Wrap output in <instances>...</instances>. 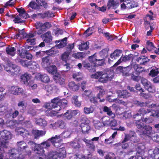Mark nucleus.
I'll return each mask as SVG.
<instances>
[{
    "instance_id": "f257e3e1",
    "label": "nucleus",
    "mask_w": 159,
    "mask_h": 159,
    "mask_svg": "<svg viewBox=\"0 0 159 159\" xmlns=\"http://www.w3.org/2000/svg\"><path fill=\"white\" fill-rule=\"evenodd\" d=\"M88 59V61L85 60L82 62V65L81 63L78 64L77 66L79 69L81 68L83 65L89 72H94L96 71L95 67L102 66L105 64V59L104 57H98L96 53L89 56Z\"/></svg>"
},
{
    "instance_id": "f03ea898",
    "label": "nucleus",
    "mask_w": 159,
    "mask_h": 159,
    "mask_svg": "<svg viewBox=\"0 0 159 159\" xmlns=\"http://www.w3.org/2000/svg\"><path fill=\"white\" fill-rule=\"evenodd\" d=\"M91 77L93 79H98V81L102 83H107L109 81H111L114 77L113 75H110L104 72L98 71L91 75Z\"/></svg>"
},
{
    "instance_id": "7ed1b4c3",
    "label": "nucleus",
    "mask_w": 159,
    "mask_h": 159,
    "mask_svg": "<svg viewBox=\"0 0 159 159\" xmlns=\"http://www.w3.org/2000/svg\"><path fill=\"white\" fill-rule=\"evenodd\" d=\"M31 76L30 75L26 73L21 75L20 76L21 82L23 83L29 88L31 87L32 89H35L37 87V85L34 84L33 80H31Z\"/></svg>"
},
{
    "instance_id": "20e7f679",
    "label": "nucleus",
    "mask_w": 159,
    "mask_h": 159,
    "mask_svg": "<svg viewBox=\"0 0 159 159\" xmlns=\"http://www.w3.org/2000/svg\"><path fill=\"white\" fill-rule=\"evenodd\" d=\"M62 110L63 113H62L61 116H63V118L65 120H71L73 118H74L79 112V111L77 110H71L70 109L66 110L63 108Z\"/></svg>"
},
{
    "instance_id": "39448f33",
    "label": "nucleus",
    "mask_w": 159,
    "mask_h": 159,
    "mask_svg": "<svg viewBox=\"0 0 159 159\" xmlns=\"http://www.w3.org/2000/svg\"><path fill=\"white\" fill-rule=\"evenodd\" d=\"M133 68V65L130 64L128 66L125 67L119 66L117 67L116 70L122 73L123 76L127 77L130 75L132 73L131 71L132 69Z\"/></svg>"
},
{
    "instance_id": "423d86ee",
    "label": "nucleus",
    "mask_w": 159,
    "mask_h": 159,
    "mask_svg": "<svg viewBox=\"0 0 159 159\" xmlns=\"http://www.w3.org/2000/svg\"><path fill=\"white\" fill-rule=\"evenodd\" d=\"M10 134L11 133L6 130H4L2 131H0V135L1 136L0 141L2 145L4 147L7 143L8 140L11 137Z\"/></svg>"
},
{
    "instance_id": "0eeeda50",
    "label": "nucleus",
    "mask_w": 159,
    "mask_h": 159,
    "mask_svg": "<svg viewBox=\"0 0 159 159\" xmlns=\"http://www.w3.org/2000/svg\"><path fill=\"white\" fill-rule=\"evenodd\" d=\"M135 56L132 54H129L124 57L121 56L120 59L114 65V66H117L120 64L122 61L126 62L131 60L133 61L135 58Z\"/></svg>"
},
{
    "instance_id": "6e6552de",
    "label": "nucleus",
    "mask_w": 159,
    "mask_h": 159,
    "mask_svg": "<svg viewBox=\"0 0 159 159\" xmlns=\"http://www.w3.org/2000/svg\"><path fill=\"white\" fill-rule=\"evenodd\" d=\"M28 144L31 147L32 149L37 154L44 151L43 148L39 144H38L33 141H29Z\"/></svg>"
},
{
    "instance_id": "1a4fd4ad",
    "label": "nucleus",
    "mask_w": 159,
    "mask_h": 159,
    "mask_svg": "<svg viewBox=\"0 0 159 159\" xmlns=\"http://www.w3.org/2000/svg\"><path fill=\"white\" fill-rule=\"evenodd\" d=\"M45 53L53 57L56 54V52L53 51L52 49L46 51H39L36 53V54L37 57H43Z\"/></svg>"
},
{
    "instance_id": "9d476101",
    "label": "nucleus",
    "mask_w": 159,
    "mask_h": 159,
    "mask_svg": "<svg viewBox=\"0 0 159 159\" xmlns=\"http://www.w3.org/2000/svg\"><path fill=\"white\" fill-rule=\"evenodd\" d=\"M60 100L58 97L54 98L51 100V103H48L46 104L45 107L48 109H52V108H55L57 105H58V102H60Z\"/></svg>"
},
{
    "instance_id": "9b49d317",
    "label": "nucleus",
    "mask_w": 159,
    "mask_h": 159,
    "mask_svg": "<svg viewBox=\"0 0 159 159\" xmlns=\"http://www.w3.org/2000/svg\"><path fill=\"white\" fill-rule=\"evenodd\" d=\"M53 78L56 83L60 85L65 84V80L58 73L54 75Z\"/></svg>"
},
{
    "instance_id": "f8f14e48",
    "label": "nucleus",
    "mask_w": 159,
    "mask_h": 159,
    "mask_svg": "<svg viewBox=\"0 0 159 159\" xmlns=\"http://www.w3.org/2000/svg\"><path fill=\"white\" fill-rule=\"evenodd\" d=\"M141 131L143 135L150 137L152 134V128L149 125H145Z\"/></svg>"
},
{
    "instance_id": "ddd939ff",
    "label": "nucleus",
    "mask_w": 159,
    "mask_h": 159,
    "mask_svg": "<svg viewBox=\"0 0 159 159\" xmlns=\"http://www.w3.org/2000/svg\"><path fill=\"white\" fill-rule=\"evenodd\" d=\"M41 37L43 39H44V41L47 43H50L53 39V37L51 35V32L50 31H48L42 34Z\"/></svg>"
},
{
    "instance_id": "4468645a",
    "label": "nucleus",
    "mask_w": 159,
    "mask_h": 159,
    "mask_svg": "<svg viewBox=\"0 0 159 159\" xmlns=\"http://www.w3.org/2000/svg\"><path fill=\"white\" fill-rule=\"evenodd\" d=\"M11 92L12 93L15 95L23 94L24 93L23 90L22 88L16 86H12L11 89Z\"/></svg>"
},
{
    "instance_id": "2eb2a0df",
    "label": "nucleus",
    "mask_w": 159,
    "mask_h": 159,
    "mask_svg": "<svg viewBox=\"0 0 159 159\" xmlns=\"http://www.w3.org/2000/svg\"><path fill=\"white\" fill-rule=\"evenodd\" d=\"M45 89L49 94H52L57 91V87L53 84H47L45 86Z\"/></svg>"
},
{
    "instance_id": "dca6fc26",
    "label": "nucleus",
    "mask_w": 159,
    "mask_h": 159,
    "mask_svg": "<svg viewBox=\"0 0 159 159\" xmlns=\"http://www.w3.org/2000/svg\"><path fill=\"white\" fill-rule=\"evenodd\" d=\"M46 131L38 130H33L32 131V134L34 136L35 139H38L40 136H42L45 134Z\"/></svg>"
},
{
    "instance_id": "f3484780",
    "label": "nucleus",
    "mask_w": 159,
    "mask_h": 159,
    "mask_svg": "<svg viewBox=\"0 0 159 159\" xmlns=\"http://www.w3.org/2000/svg\"><path fill=\"white\" fill-rule=\"evenodd\" d=\"M118 96L120 98H126L131 96V93L127 90H119L118 92Z\"/></svg>"
},
{
    "instance_id": "a211bd4d",
    "label": "nucleus",
    "mask_w": 159,
    "mask_h": 159,
    "mask_svg": "<svg viewBox=\"0 0 159 159\" xmlns=\"http://www.w3.org/2000/svg\"><path fill=\"white\" fill-rule=\"evenodd\" d=\"M47 71L49 73L54 75L58 73L57 68L55 65L48 66L45 68Z\"/></svg>"
},
{
    "instance_id": "6ab92c4d",
    "label": "nucleus",
    "mask_w": 159,
    "mask_h": 159,
    "mask_svg": "<svg viewBox=\"0 0 159 159\" xmlns=\"http://www.w3.org/2000/svg\"><path fill=\"white\" fill-rule=\"evenodd\" d=\"M83 141L85 143L86 146L89 149L90 151H94L95 146L93 142L90 140H88L84 138Z\"/></svg>"
},
{
    "instance_id": "aec40b11",
    "label": "nucleus",
    "mask_w": 159,
    "mask_h": 159,
    "mask_svg": "<svg viewBox=\"0 0 159 159\" xmlns=\"http://www.w3.org/2000/svg\"><path fill=\"white\" fill-rule=\"evenodd\" d=\"M103 111L107 113V114L111 116V118L114 119L115 118L116 116L114 113L111 111V107H108L106 106H104L103 109Z\"/></svg>"
},
{
    "instance_id": "412c9836",
    "label": "nucleus",
    "mask_w": 159,
    "mask_h": 159,
    "mask_svg": "<svg viewBox=\"0 0 159 159\" xmlns=\"http://www.w3.org/2000/svg\"><path fill=\"white\" fill-rule=\"evenodd\" d=\"M51 63L50 57L47 56L42 58V65L44 68L47 67Z\"/></svg>"
},
{
    "instance_id": "4be33fe9",
    "label": "nucleus",
    "mask_w": 159,
    "mask_h": 159,
    "mask_svg": "<svg viewBox=\"0 0 159 159\" xmlns=\"http://www.w3.org/2000/svg\"><path fill=\"white\" fill-rule=\"evenodd\" d=\"M39 80L43 83H48L50 82L49 76L47 74H40L39 76Z\"/></svg>"
},
{
    "instance_id": "5701e85b",
    "label": "nucleus",
    "mask_w": 159,
    "mask_h": 159,
    "mask_svg": "<svg viewBox=\"0 0 159 159\" xmlns=\"http://www.w3.org/2000/svg\"><path fill=\"white\" fill-rule=\"evenodd\" d=\"M16 49L14 47L8 46L6 48V51L7 54L12 57L15 55L16 52Z\"/></svg>"
},
{
    "instance_id": "b1692460",
    "label": "nucleus",
    "mask_w": 159,
    "mask_h": 159,
    "mask_svg": "<svg viewBox=\"0 0 159 159\" xmlns=\"http://www.w3.org/2000/svg\"><path fill=\"white\" fill-rule=\"evenodd\" d=\"M122 52L121 50L116 49L110 55V57L113 59H117Z\"/></svg>"
},
{
    "instance_id": "393cba45",
    "label": "nucleus",
    "mask_w": 159,
    "mask_h": 159,
    "mask_svg": "<svg viewBox=\"0 0 159 159\" xmlns=\"http://www.w3.org/2000/svg\"><path fill=\"white\" fill-rule=\"evenodd\" d=\"M83 91L82 96L85 98H89L92 96L93 92L91 90L87 89Z\"/></svg>"
},
{
    "instance_id": "a878e982",
    "label": "nucleus",
    "mask_w": 159,
    "mask_h": 159,
    "mask_svg": "<svg viewBox=\"0 0 159 159\" xmlns=\"http://www.w3.org/2000/svg\"><path fill=\"white\" fill-rule=\"evenodd\" d=\"M68 85L69 89L74 91H77L79 89V85L76 84L74 81H71L69 83Z\"/></svg>"
},
{
    "instance_id": "bb28decb",
    "label": "nucleus",
    "mask_w": 159,
    "mask_h": 159,
    "mask_svg": "<svg viewBox=\"0 0 159 159\" xmlns=\"http://www.w3.org/2000/svg\"><path fill=\"white\" fill-rule=\"evenodd\" d=\"M118 5V4L114 0H109L107 3V9L109 10L111 7H112L113 9H116Z\"/></svg>"
},
{
    "instance_id": "cd10ccee",
    "label": "nucleus",
    "mask_w": 159,
    "mask_h": 159,
    "mask_svg": "<svg viewBox=\"0 0 159 159\" xmlns=\"http://www.w3.org/2000/svg\"><path fill=\"white\" fill-rule=\"evenodd\" d=\"M57 153L58 157L60 158L63 159L66 157V152L64 147L60 148Z\"/></svg>"
},
{
    "instance_id": "c85d7f7f",
    "label": "nucleus",
    "mask_w": 159,
    "mask_h": 159,
    "mask_svg": "<svg viewBox=\"0 0 159 159\" xmlns=\"http://www.w3.org/2000/svg\"><path fill=\"white\" fill-rule=\"evenodd\" d=\"M139 75L135 72H132L130 75L131 79L135 82H139L141 77Z\"/></svg>"
},
{
    "instance_id": "c756f323",
    "label": "nucleus",
    "mask_w": 159,
    "mask_h": 159,
    "mask_svg": "<svg viewBox=\"0 0 159 159\" xmlns=\"http://www.w3.org/2000/svg\"><path fill=\"white\" fill-rule=\"evenodd\" d=\"M143 121V120H138L135 122V125L136 127L140 131H141L144 127L145 125Z\"/></svg>"
},
{
    "instance_id": "7c9ffc66",
    "label": "nucleus",
    "mask_w": 159,
    "mask_h": 159,
    "mask_svg": "<svg viewBox=\"0 0 159 159\" xmlns=\"http://www.w3.org/2000/svg\"><path fill=\"white\" fill-rule=\"evenodd\" d=\"M139 111L141 115L144 117V115L148 114V113H150L153 110L152 109H147L146 110L145 108H141Z\"/></svg>"
},
{
    "instance_id": "2f4dec72",
    "label": "nucleus",
    "mask_w": 159,
    "mask_h": 159,
    "mask_svg": "<svg viewBox=\"0 0 159 159\" xmlns=\"http://www.w3.org/2000/svg\"><path fill=\"white\" fill-rule=\"evenodd\" d=\"M133 67L134 69L135 72L139 75L140 74L144 71V68L142 67L140 65L138 64H135L133 65Z\"/></svg>"
},
{
    "instance_id": "473e14b6",
    "label": "nucleus",
    "mask_w": 159,
    "mask_h": 159,
    "mask_svg": "<svg viewBox=\"0 0 159 159\" xmlns=\"http://www.w3.org/2000/svg\"><path fill=\"white\" fill-rule=\"evenodd\" d=\"M58 157L57 151L50 152L47 156L48 159H57Z\"/></svg>"
},
{
    "instance_id": "72a5a7b5",
    "label": "nucleus",
    "mask_w": 159,
    "mask_h": 159,
    "mask_svg": "<svg viewBox=\"0 0 159 159\" xmlns=\"http://www.w3.org/2000/svg\"><path fill=\"white\" fill-rule=\"evenodd\" d=\"M18 55L20 57L22 58H24L25 57L26 53L28 52V50H27L25 48H20L18 50Z\"/></svg>"
},
{
    "instance_id": "f704fd0d",
    "label": "nucleus",
    "mask_w": 159,
    "mask_h": 159,
    "mask_svg": "<svg viewBox=\"0 0 159 159\" xmlns=\"http://www.w3.org/2000/svg\"><path fill=\"white\" fill-rule=\"evenodd\" d=\"M89 43L88 41L83 42L79 45V49L80 51L87 50L89 48Z\"/></svg>"
},
{
    "instance_id": "c9c22d12",
    "label": "nucleus",
    "mask_w": 159,
    "mask_h": 159,
    "mask_svg": "<svg viewBox=\"0 0 159 159\" xmlns=\"http://www.w3.org/2000/svg\"><path fill=\"white\" fill-rule=\"evenodd\" d=\"M37 4L39 6V9H41V7H43L46 9L48 7V4L45 0H36Z\"/></svg>"
},
{
    "instance_id": "e433bc0d",
    "label": "nucleus",
    "mask_w": 159,
    "mask_h": 159,
    "mask_svg": "<svg viewBox=\"0 0 159 159\" xmlns=\"http://www.w3.org/2000/svg\"><path fill=\"white\" fill-rule=\"evenodd\" d=\"M81 129L82 132L83 134L86 133H88V132L90 129V127L88 124H81Z\"/></svg>"
},
{
    "instance_id": "4c0bfd02",
    "label": "nucleus",
    "mask_w": 159,
    "mask_h": 159,
    "mask_svg": "<svg viewBox=\"0 0 159 159\" xmlns=\"http://www.w3.org/2000/svg\"><path fill=\"white\" fill-rule=\"evenodd\" d=\"M36 123L37 125L43 127L46 126L47 124V122L44 119L41 118L36 120Z\"/></svg>"
},
{
    "instance_id": "58836bf2",
    "label": "nucleus",
    "mask_w": 159,
    "mask_h": 159,
    "mask_svg": "<svg viewBox=\"0 0 159 159\" xmlns=\"http://www.w3.org/2000/svg\"><path fill=\"white\" fill-rule=\"evenodd\" d=\"M152 115V112L150 114V115H149L148 116L141 117V119L143 120V121L145 123L152 122L153 120Z\"/></svg>"
},
{
    "instance_id": "ea45409f",
    "label": "nucleus",
    "mask_w": 159,
    "mask_h": 159,
    "mask_svg": "<svg viewBox=\"0 0 159 159\" xmlns=\"http://www.w3.org/2000/svg\"><path fill=\"white\" fill-rule=\"evenodd\" d=\"M105 93V92L104 89L102 90L101 91H99V93L97 95V98L100 99L99 101L100 102H104L105 100V99L104 98H102V99L101 98L103 97Z\"/></svg>"
},
{
    "instance_id": "a19ab883",
    "label": "nucleus",
    "mask_w": 159,
    "mask_h": 159,
    "mask_svg": "<svg viewBox=\"0 0 159 159\" xmlns=\"http://www.w3.org/2000/svg\"><path fill=\"white\" fill-rule=\"evenodd\" d=\"M145 88L150 93H154L156 91L155 87L150 82Z\"/></svg>"
},
{
    "instance_id": "79ce46f5",
    "label": "nucleus",
    "mask_w": 159,
    "mask_h": 159,
    "mask_svg": "<svg viewBox=\"0 0 159 159\" xmlns=\"http://www.w3.org/2000/svg\"><path fill=\"white\" fill-rule=\"evenodd\" d=\"M104 35L107 38V40L110 41H112L114 39H117V36L110 34V33L109 32L104 33Z\"/></svg>"
},
{
    "instance_id": "37998d69",
    "label": "nucleus",
    "mask_w": 159,
    "mask_h": 159,
    "mask_svg": "<svg viewBox=\"0 0 159 159\" xmlns=\"http://www.w3.org/2000/svg\"><path fill=\"white\" fill-rule=\"evenodd\" d=\"M17 145L18 147V149L20 151L24 148H25V146H27L26 143L24 141L17 142Z\"/></svg>"
},
{
    "instance_id": "c03bdc74",
    "label": "nucleus",
    "mask_w": 159,
    "mask_h": 159,
    "mask_svg": "<svg viewBox=\"0 0 159 159\" xmlns=\"http://www.w3.org/2000/svg\"><path fill=\"white\" fill-rule=\"evenodd\" d=\"M142 60L141 62H140V64L144 65L146 63L149 61V59L147 57H145V56H140L138 58L136 61L137 62H139L140 60Z\"/></svg>"
},
{
    "instance_id": "a18cd8bd",
    "label": "nucleus",
    "mask_w": 159,
    "mask_h": 159,
    "mask_svg": "<svg viewBox=\"0 0 159 159\" xmlns=\"http://www.w3.org/2000/svg\"><path fill=\"white\" fill-rule=\"evenodd\" d=\"M60 135H56L54 137H52L51 138L48 139V141H49L52 144L58 142L59 141V139H60Z\"/></svg>"
},
{
    "instance_id": "49530a36",
    "label": "nucleus",
    "mask_w": 159,
    "mask_h": 159,
    "mask_svg": "<svg viewBox=\"0 0 159 159\" xmlns=\"http://www.w3.org/2000/svg\"><path fill=\"white\" fill-rule=\"evenodd\" d=\"M18 106L19 107L18 108L20 109V111L21 112L24 113L25 111V108L24 107L25 106V102L23 101H21L18 102Z\"/></svg>"
},
{
    "instance_id": "de8ad7c7",
    "label": "nucleus",
    "mask_w": 159,
    "mask_h": 159,
    "mask_svg": "<svg viewBox=\"0 0 159 159\" xmlns=\"http://www.w3.org/2000/svg\"><path fill=\"white\" fill-rule=\"evenodd\" d=\"M28 6L34 10L39 9V6L38 5L37 3L34 1H31L30 2Z\"/></svg>"
},
{
    "instance_id": "09e8293b",
    "label": "nucleus",
    "mask_w": 159,
    "mask_h": 159,
    "mask_svg": "<svg viewBox=\"0 0 159 159\" xmlns=\"http://www.w3.org/2000/svg\"><path fill=\"white\" fill-rule=\"evenodd\" d=\"M70 145L71 147L75 150H78L81 147L80 144L77 141L72 142Z\"/></svg>"
},
{
    "instance_id": "8fccbe9b",
    "label": "nucleus",
    "mask_w": 159,
    "mask_h": 159,
    "mask_svg": "<svg viewBox=\"0 0 159 159\" xmlns=\"http://www.w3.org/2000/svg\"><path fill=\"white\" fill-rule=\"evenodd\" d=\"M68 104V101L65 98L60 99V102H58V105L60 106L63 109H65Z\"/></svg>"
},
{
    "instance_id": "3c124183",
    "label": "nucleus",
    "mask_w": 159,
    "mask_h": 159,
    "mask_svg": "<svg viewBox=\"0 0 159 159\" xmlns=\"http://www.w3.org/2000/svg\"><path fill=\"white\" fill-rule=\"evenodd\" d=\"M101 120L103 125L104 126H108L110 125V121L108 117H103L102 118Z\"/></svg>"
},
{
    "instance_id": "603ef678",
    "label": "nucleus",
    "mask_w": 159,
    "mask_h": 159,
    "mask_svg": "<svg viewBox=\"0 0 159 159\" xmlns=\"http://www.w3.org/2000/svg\"><path fill=\"white\" fill-rule=\"evenodd\" d=\"M146 49L149 51H151L154 48H156L153 43L149 41H148L146 43Z\"/></svg>"
},
{
    "instance_id": "864d4df0",
    "label": "nucleus",
    "mask_w": 159,
    "mask_h": 159,
    "mask_svg": "<svg viewBox=\"0 0 159 159\" xmlns=\"http://www.w3.org/2000/svg\"><path fill=\"white\" fill-rule=\"evenodd\" d=\"M80 121L81 122V124H88L89 122V120L87 117L86 116L84 115H83L81 116L80 119Z\"/></svg>"
},
{
    "instance_id": "5fc2aeb1",
    "label": "nucleus",
    "mask_w": 159,
    "mask_h": 159,
    "mask_svg": "<svg viewBox=\"0 0 159 159\" xmlns=\"http://www.w3.org/2000/svg\"><path fill=\"white\" fill-rule=\"evenodd\" d=\"M94 109L91 106H90L89 107H85L84 109V112L85 114L92 113Z\"/></svg>"
},
{
    "instance_id": "6e6d98bb",
    "label": "nucleus",
    "mask_w": 159,
    "mask_h": 159,
    "mask_svg": "<svg viewBox=\"0 0 159 159\" xmlns=\"http://www.w3.org/2000/svg\"><path fill=\"white\" fill-rule=\"evenodd\" d=\"M158 69H157L156 67L153 68L150 72L149 75L151 76L152 77H154L157 75L159 73Z\"/></svg>"
},
{
    "instance_id": "4d7b16f0",
    "label": "nucleus",
    "mask_w": 159,
    "mask_h": 159,
    "mask_svg": "<svg viewBox=\"0 0 159 159\" xmlns=\"http://www.w3.org/2000/svg\"><path fill=\"white\" fill-rule=\"evenodd\" d=\"M57 123L59 127L61 129H65L66 127V124L63 120H59L57 121Z\"/></svg>"
},
{
    "instance_id": "13d9d810",
    "label": "nucleus",
    "mask_w": 159,
    "mask_h": 159,
    "mask_svg": "<svg viewBox=\"0 0 159 159\" xmlns=\"http://www.w3.org/2000/svg\"><path fill=\"white\" fill-rule=\"evenodd\" d=\"M38 65V64L36 62L30 61H29V65L28 67L31 69H34L37 68Z\"/></svg>"
},
{
    "instance_id": "bf43d9fd",
    "label": "nucleus",
    "mask_w": 159,
    "mask_h": 159,
    "mask_svg": "<svg viewBox=\"0 0 159 159\" xmlns=\"http://www.w3.org/2000/svg\"><path fill=\"white\" fill-rule=\"evenodd\" d=\"M78 97V96H74L72 98V99L75 106L80 107L81 105V103L79 101Z\"/></svg>"
},
{
    "instance_id": "052dcab7",
    "label": "nucleus",
    "mask_w": 159,
    "mask_h": 159,
    "mask_svg": "<svg viewBox=\"0 0 159 159\" xmlns=\"http://www.w3.org/2000/svg\"><path fill=\"white\" fill-rule=\"evenodd\" d=\"M16 61L18 62L23 66L24 67H27L28 66L29 61L26 60H23L20 59H16Z\"/></svg>"
},
{
    "instance_id": "680f3d73",
    "label": "nucleus",
    "mask_w": 159,
    "mask_h": 159,
    "mask_svg": "<svg viewBox=\"0 0 159 159\" xmlns=\"http://www.w3.org/2000/svg\"><path fill=\"white\" fill-rule=\"evenodd\" d=\"M135 147H136V150L139 153H140L142 151L144 147L143 144L141 143H138L137 145H135Z\"/></svg>"
},
{
    "instance_id": "e2e57ef3",
    "label": "nucleus",
    "mask_w": 159,
    "mask_h": 159,
    "mask_svg": "<svg viewBox=\"0 0 159 159\" xmlns=\"http://www.w3.org/2000/svg\"><path fill=\"white\" fill-rule=\"evenodd\" d=\"M44 151L37 154L35 159H46V155L44 153Z\"/></svg>"
},
{
    "instance_id": "0e129e2a",
    "label": "nucleus",
    "mask_w": 159,
    "mask_h": 159,
    "mask_svg": "<svg viewBox=\"0 0 159 159\" xmlns=\"http://www.w3.org/2000/svg\"><path fill=\"white\" fill-rule=\"evenodd\" d=\"M11 72L14 74H17L20 71V69L19 67L15 65L12 64L11 69L10 70Z\"/></svg>"
},
{
    "instance_id": "69168bd1",
    "label": "nucleus",
    "mask_w": 159,
    "mask_h": 159,
    "mask_svg": "<svg viewBox=\"0 0 159 159\" xmlns=\"http://www.w3.org/2000/svg\"><path fill=\"white\" fill-rule=\"evenodd\" d=\"M20 151L25 155H30L31 152L28 145L25 146V148H24Z\"/></svg>"
},
{
    "instance_id": "338daca9",
    "label": "nucleus",
    "mask_w": 159,
    "mask_h": 159,
    "mask_svg": "<svg viewBox=\"0 0 159 159\" xmlns=\"http://www.w3.org/2000/svg\"><path fill=\"white\" fill-rule=\"evenodd\" d=\"M69 53L66 52L63 53L61 56V59L63 61L66 62L68 60Z\"/></svg>"
},
{
    "instance_id": "774afa93",
    "label": "nucleus",
    "mask_w": 159,
    "mask_h": 159,
    "mask_svg": "<svg viewBox=\"0 0 159 159\" xmlns=\"http://www.w3.org/2000/svg\"><path fill=\"white\" fill-rule=\"evenodd\" d=\"M43 16L44 18H48L54 17V14L52 12L49 11H46L43 14Z\"/></svg>"
}]
</instances>
